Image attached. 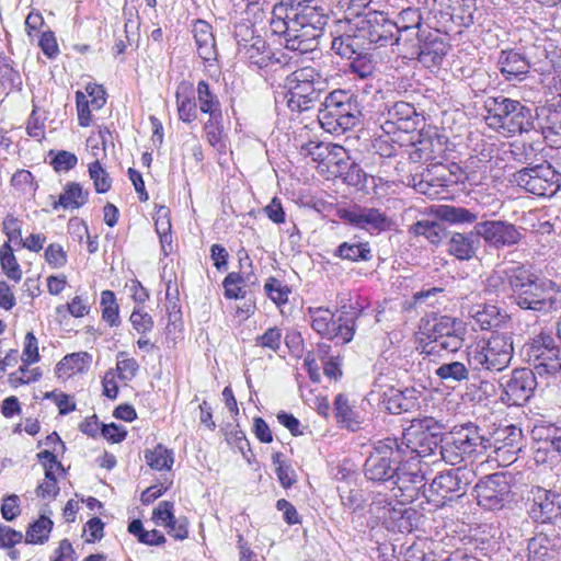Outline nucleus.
I'll list each match as a JSON object with an SVG mask.
<instances>
[{
    "mask_svg": "<svg viewBox=\"0 0 561 561\" xmlns=\"http://www.w3.org/2000/svg\"><path fill=\"white\" fill-rule=\"evenodd\" d=\"M559 286L556 282L541 278L531 267L520 264L519 274L511 293V302L522 310L548 314L559 308Z\"/></svg>",
    "mask_w": 561,
    "mask_h": 561,
    "instance_id": "obj_1",
    "label": "nucleus"
},
{
    "mask_svg": "<svg viewBox=\"0 0 561 561\" xmlns=\"http://www.w3.org/2000/svg\"><path fill=\"white\" fill-rule=\"evenodd\" d=\"M448 141L447 136L438 133L436 127L423 125L405 137V147L412 163L425 164L423 171H416L414 175H423L424 172L434 173L435 175H456L460 167L451 163L450 167L444 163L443 152Z\"/></svg>",
    "mask_w": 561,
    "mask_h": 561,
    "instance_id": "obj_2",
    "label": "nucleus"
},
{
    "mask_svg": "<svg viewBox=\"0 0 561 561\" xmlns=\"http://www.w3.org/2000/svg\"><path fill=\"white\" fill-rule=\"evenodd\" d=\"M484 108L488 125L507 137L536 129V113L520 101L504 95L489 96Z\"/></svg>",
    "mask_w": 561,
    "mask_h": 561,
    "instance_id": "obj_3",
    "label": "nucleus"
},
{
    "mask_svg": "<svg viewBox=\"0 0 561 561\" xmlns=\"http://www.w3.org/2000/svg\"><path fill=\"white\" fill-rule=\"evenodd\" d=\"M489 448L490 437L480 426L468 422L443 434L439 456L446 463L457 466L486 453Z\"/></svg>",
    "mask_w": 561,
    "mask_h": 561,
    "instance_id": "obj_4",
    "label": "nucleus"
},
{
    "mask_svg": "<svg viewBox=\"0 0 561 561\" xmlns=\"http://www.w3.org/2000/svg\"><path fill=\"white\" fill-rule=\"evenodd\" d=\"M289 20L297 28L305 54L318 48L319 38L329 21V7L324 0H286Z\"/></svg>",
    "mask_w": 561,
    "mask_h": 561,
    "instance_id": "obj_5",
    "label": "nucleus"
},
{
    "mask_svg": "<svg viewBox=\"0 0 561 561\" xmlns=\"http://www.w3.org/2000/svg\"><path fill=\"white\" fill-rule=\"evenodd\" d=\"M285 98L291 112L302 113L321 104L327 80L313 67H304L289 73L284 80Z\"/></svg>",
    "mask_w": 561,
    "mask_h": 561,
    "instance_id": "obj_6",
    "label": "nucleus"
},
{
    "mask_svg": "<svg viewBox=\"0 0 561 561\" xmlns=\"http://www.w3.org/2000/svg\"><path fill=\"white\" fill-rule=\"evenodd\" d=\"M421 334L425 336L420 339L421 354L456 353L463 346L467 325L459 318L435 316L422 327Z\"/></svg>",
    "mask_w": 561,
    "mask_h": 561,
    "instance_id": "obj_7",
    "label": "nucleus"
},
{
    "mask_svg": "<svg viewBox=\"0 0 561 561\" xmlns=\"http://www.w3.org/2000/svg\"><path fill=\"white\" fill-rule=\"evenodd\" d=\"M320 105L318 121L330 134H344L359 123L362 113L358 102L350 91L334 90L324 96Z\"/></svg>",
    "mask_w": 561,
    "mask_h": 561,
    "instance_id": "obj_8",
    "label": "nucleus"
},
{
    "mask_svg": "<svg viewBox=\"0 0 561 561\" xmlns=\"http://www.w3.org/2000/svg\"><path fill=\"white\" fill-rule=\"evenodd\" d=\"M444 431V423L432 416L413 419L403 430L402 437L398 438L404 459L425 458L439 453Z\"/></svg>",
    "mask_w": 561,
    "mask_h": 561,
    "instance_id": "obj_9",
    "label": "nucleus"
},
{
    "mask_svg": "<svg viewBox=\"0 0 561 561\" xmlns=\"http://www.w3.org/2000/svg\"><path fill=\"white\" fill-rule=\"evenodd\" d=\"M344 35L354 37L370 48L373 45L385 47L400 41L399 24L390 20L386 13L376 10H368L363 18L354 22V28Z\"/></svg>",
    "mask_w": 561,
    "mask_h": 561,
    "instance_id": "obj_10",
    "label": "nucleus"
},
{
    "mask_svg": "<svg viewBox=\"0 0 561 561\" xmlns=\"http://www.w3.org/2000/svg\"><path fill=\"white\" fill-rule=\"evenodd\" d=\"M548 51L545 47L535 46L529 51L516 48L502 49L499 53L496 68L507 81H523L533 69L546 72L549 67Z\"/></svg>",
    "mask_w": 561,
    "mask_h": 561,
    "instance_id": "obj_11",
    "label": "nucleus"
},
{
    "mask_svg": "<svg viewBox=\"0 0 561 561\" xmlns=\"http://www.w3.org/2000/svg\"><path fill=\"white\" fill-rule=\"evenodd\" d=\"M404 459L398 445V437H386L374 443V450L364 463L367 480L378 483L393 484L397 468Z\"/></svg>",
    "mask_w": 561,
    "mask_h": 561,
    "instance_id": "obj_12",
    "label": "nucleus"
},
{
    "mask_svg": "<svg viewBox=\"0 0 561 561\" xmlns=\"http://www.w3.org/2000/svg\"><path fill=\"white\" fill-rule=\"evenodd\" d=\"M523 354L530 371L541 379L556 378L561 373V348L549 334L541 333L525 344Z\"/></svg>",
    "mask_w": 561,
    "mask_h": 561,
    "instance_id": "obj_13",
    "label": "nucleus"
},
{
    "mask_svg": "<svg viewBox=\"0 0 561 561\" xmlns=\"http://www.w3.org/2000/svg\"><path fill=\"white\" fill-rule=\"evenodd\" d=\"M473 478L474 472L467 467L443 471L433 479L423 494L435 507H444L466 494Z\"/></svg>",
    "mask_w": 561,
    "mask_h": 561,
    "instance_id": "obj_14",
    "label": "nucleus"
},
{
    "mask_svg": "<svg viewBox=\"0 0 561 561\" xmlns=\"http://www.w3.org/2000/svg\"><path fill=\"white\" fill-rule=\"evenodd\" d=\"M477 504L489 512L508 508L514 502L512 477L505 472H495L482 477L474 485Z\"/></svg>",
    "mask_w": 561,
    "mask_h": 561,
    "instance_id": "obj_15",
    "label": "nucleus"
},
{
    "mask_svg": "<svg viewBox=\"0 0 561 561\" xmlns=\"http://www.w3.org/2000/svg\"><path fill=\"white\" fill-rule=\"evenodd\" d=\"M383 114L386 119L381 128L391 142L399 145L400 148L404 147L405 137L425 123V118L416 112L415 107L404 101L387 106V112Z\"/></svg>",
    "mask_w": 561,
    "mask_h": 561,
    "instance_id": "obj_16",
    "label": "nucleus"
},
{
    "mask_svg": "<svg viewBox=\"0 0 561 561\" xmlns=\"http://www.w3.org/2000/svg\"><path fill=\"white\" fill-rule=\"evenodd\" d=\"M528 515L541 529L554 528L561 533V493L535 486Z\"/></svg>",
    "mask_w": 561,
    "mask_h": 561,
    "instance_id": "obj_17",
    "label": "nucleus"
},
{
    "mask_svg": "<svg viewBox=\"0 0 561 561\" xmlns=\"http://www.w3.org/2000/svg\"><path fill=\"white\" fill-rule=\"evenodd\" d=\"M529 367L515 368L501 379V401L508 407H523L534 397L539 382Z\"/></svg>",
    "mask_w": 561,
    "mask_h": 561,
    "instance_id": "obj_18",
    "label": "nucleus"
},
{
    "mask_svg": "<svg viewBox=\"0 0 561 561\" xmlns=\"http://www.w3.org/2000/svg\"><path fill=\"white\" fill-rule=\"evenodd\" d=\"M331 49L343 58L348 60L350 72L358 76L360 79L370 77L375 71L371 49L354 39V37L340 35L332 41Z\"/></svg>",
    "mask_w": 561,
    "mask_h": 561,
    "instance_id": "obj_19",
    "label": "nucleus"
},
{
    "mask_svg": "<svg viewBox=\"0 0 561 561\" xmlns=\"http://www.w3.org/2000/svg\"><path fill=\"white\" fill-rule=\"evenodd\" d=\"M336 215L345 224L370 233L381 232L390 227L386 214L374 207L353 204L350 207H337Z\"/></svg>",
    "mask_w": 561,
    "mask_h": 561,
    "instance_id": "obj_20",
    "label": "nucleus"
},
{
    "mask_svg": "<svg viewBox=\"0 0 561 561\" xmlns=\"http://www.w3.org/2000/svg\"><path fill=\"white\" fill-rule=\"evenodd\" d=\"M411 460L405 458L399 463L396 479L393 484H391L392 491L398 490V493H394V497L401 496L404 501L409 502H412L422 489L423 491L427 490L425 477L419 467V462L413 463Z\"/></svg>",
    "mask_w": 561,
    "mask_h": 561,
    "instance_id": "obj_21",
    "label": "nucleus"
},
{
    "mask_svg": "<svg viewBox=\"0 0 561 561\" xmlns=\"http://www.w3.org/2000/svg\"><path fill=\"white\" fill-rule=\"evenodd\" d=\"M474 230L494 249L516 245L523 237L515 225L504 220L480 221L476 224Z\"/></svg>",
    "mask_w": 561,
    "mask_h": 561,
    "instance_id": "obj_22",
    "label": "nucleus"
},
{
    "mask_svg": "<svg viewBox=\"0 0 561 561\" xmlns=\"http://www.w3.org/2000/svg\"><path fill=\"white\" fill-rule=\"evenodd\" d=\"M362 312L363 308L357 302L343 305L337 316L333 313V319L329 323L330 334H324L323 337L333 341L336 345L350 343L355 335L356 321Z\"/></svg>",
    "mask_w": 561,
    "mask_h": 561,
    "instance_id": "obj_23",
    "label": "nucleus"
},
{
    "mask_svg": "<svg viewBox=\"0 0 561 561\" xmlns=\"http://www.w3.org/2000/svg\"><path fill=\"white\" fill-rule=\"evenodd\" d=\"M440 30L419 31L415 33L417 38V59L425 67L439 66L447 54L448 44L439 35Z\"/></svg>",
    "mask_w": 561,
    "mask_h": 561,
    "instance_id": "obj_24",
    "label": "nucleus"
},
{
    "mask_svg": "<svg viewBox=\"0 0 561 561\" xmlns=\"http://www.w3.org/2000/svg\"><path fill=\"white\" fill-rule=\"evenodd\" d=\"M288 12L289 9L286 0H282L273 7L270 23L271 31L273 34L284 38L286 49L305 54L297 28L291 25L293 20L288 19L290 15Z\"/></svg>",
    "mask_w": 561,
    "mask_h": 561,
    "instance_id": "obj_25",
    "label": "nucleus"
},
{
    "mask_svg": "<svg viewBox=\"0 0 561 561\" xmlns=\"http://www.w3.org/2000/svg\"><path fill=\"white\" fill-rule=\"evenodd\" d=\"M536 131L552 147L561 148V105L549 104L536 108Z\"/></svg>",
    "mask_w": 561,
    "mask_h": 561,
    "instance_id": "obj_26",
    "label": "nucleus"
},
{
    "mask_svg": "<svg viewBox=\"0 0 561 561\" xmlns=\"http://www.w3.org/2000/svg\"><path fill=\"white\" fill-rule=\"evenodd\" d=\"M561 539V533L554 528L540 529L527 545L528 561H553L557 547Z\"/></svg>",
    "mask_w": 561,
    "mask_h": 561,
    "instance_id": "obj_27",
    "label": "nucleus"
},
{
    "mask_svg": "<svg viewBox=\"0 0 561 561\" xmlns=\"http://www.w3.org/2000/svg\"><path fill=\"white\" fill-rule=\"evenodd\" d=\"M467 362L472 370H488L497 373L504 370L511 360L490 350L486 345L470 347L467 352Z\"/></svg>",
    "mask_w": 561,
    "mask_h": 561,
    "instance_id": "obj_28",
    "label": "nucleus"
},
{
    "mask_svg": "<svg viewBox=\"0 0 561 561\" xmlns=\"http://www.w3.org/2000/svg\"><path fill=\"white\" fill-rule=\"evenodd\" d=\"M520 264L493 271L484 280V291L496 297H507L511 300L516 284Z\"/></svg>",
    "mask_w": 561,
    "mask_h": 561,
    "instance_id": "obj_29",
    "label": "nucleus"
},
{
    "mask_svg": "<svg viewBox=\"0 0 561 561\" xmlns=\"http://www.w3.org/2000/svg\"><path fill=\"white\" fill-rule=\"evenodd\" d=\"M469 314L473 320L474 325L482 331L495 332L497 329L504 327L510 320V316L506 311L491 304L473 306L470 309Z\"/></svg>",
    "mask_w": 561,
    "mask_h": 561,
    "instance_id": "obj_30",
    "label": "nucleus"
},
{
    "mask_svg": "<svg viewBox=\"0 0 561 561\" xmlns=\"http://www.w3.org/2000/svg\"><path fill=\"white\" fill-rule=\"evenodd\" d=\"M480 244L477 230L469 233L453 232L447 242V252L460 261H470L476 257Z\"/></svg>",
    "mask_w": 561,
    "mask_h": 561,
    "instance_id": "obj_31",
    "label": "nucleus"
},
{
    "mask_svg": "<svg viewBox=\"0 0 561 561\" xmlns=\"http://www.w3.org/2000/svg\"><path fill=\"white\" fill-rule=\"evenodd\" d=\"M175 101L179 118L186 124L197 118V103L195 101L194 84L188 80L179 82L175 91Z\"/></svg>",
    "mask_w": 561,
    "mask_h": 561,
    "instance_id": "obj_32",
    "label": "nucleus"
},
{
    "mask_svg": "<svg viewBox=\"0 0 561 561\" xmlns=\"http://www.w3.org/2000/svg\"><path fill=\"white\" fill-rule=\"evenodd\" d=\"M417 394L419 391L414 388H405L404 390L390 389L389 393L385 392L382 403L389 413L401 414L417 407Z\"/></svg>",
    "mask_w": 561,
    "mask_h": 561,
    "instance_id": "obj_33",
    "label": "nucleus"
},
{
    "mask_svg": "<svg viewBox=\"0 0 561 561\" xmlns=\"http://www.w3.org/2000/svg\"><path fill=\"white\" fill-rule=\"evenodd\" d=\"M239 54L259 69H264L273 62H280L262 36L250 44H243V48H239Z\"/></svg>",
    "mask_w": 561,
    "mask_h": 561,
    "instance_id": "obj_34",
    "label": "nucleus"
},
{
    "mask_svg": "<svg viewBox=\"0 0 561 561\" xmlns=\"http://www.w3.org/2000/svg\"><path fill=\"white\" fill-rule=\"evenodd\" d=\"M192 32L198 56L205 61L215 60L217 51L211 25L204 20H197L193 25Z\"/></svg>",
    "mask_w": 561,
    "mask_h": 561,
    "instance_id": "obj_35",
    "label": "nucleus"
},
{
    "mask_svg": "<svg viewBox=\"0 0 561 561\" xmlns=\"http://www.w3.org/2000/svg\"><path fill=\"white\" fill-rule=\"evenodd\" d=\"M499 448L522 453L525 448V437L522 428L516 425L497 428L494 432L493 438H490L489 449Z\"/></svg>",
    "mask_w": 561,
    "mask_h": 561,
    "instance_id": "obj_36",
    "label": "nucleus"
},
{
    "mask_svg": "<svg viewBox=\"0 0 561 561\" xmlns=\"http://www.w3.org/2000/svg\"><path fill=\"white\" fill-rule=\"evenodd\" d=\"M519 186L537 196H553L561 187V178H514Z\"/></svg>",
    "mask_w": 561,
    "mask_h": 561,
    "instance_id": "obj_37",
    "label": "nucleus"
},
{
    "mask_svg": "<svg viewBox=\"0 0 561 561\" xmlns=\"http://www.w3.org/2000/svg\"><path fill=\"white\" fill-rule=\"evenodd\" d=\"M401 503H393V501L386 494H376L369 505V512L382 519H398L404 517L409 513L408 510L402 508Z\"/></svg>",
    "mask_w": 561,
    "mask_h": 561,
    "instance_id": "obj_38",
    "label": "nucleus"
},
{
    "mask_svg": "<svg viewBox=\"0 0 561 561\" xmlns=\"http://www.w3.org/2000/svg\"><path fill=\"white\" fill-rule=\"evenodd\" d=\"M342 156L337 152L330 153L328 158V171L330 175H369L364 172L358 163H356L346 151L339 147Z\"/></svg>",
    "mask_w": 561,
    "mask_h": 561,
    "instance_id": "obj_39",
    "label": "nucleus"
},
{
    "mask_svg": "<svg viewBox=\"0 0 561 561\" xmlns=\"http://www.w3.org/2000/svg\"><path fill=\"white\" fill-rule=\"evenodd\" d=\"M436 218L449 225L473 224L478 219V214L465 207L454 205H438L433 210Z\"/></svg>",
    "mask_w": 561,
    "mask_h": 561,
    "instance_id": "obj_40",
    "label": "nucleus"
},
{
    "mask_svg": "<svg viewBox=\"0 0 561 561\" xmlns=\"http://www.w3.org/2000/svg\"><path fill=\"white\" fill-rule=\"evenodd\" d=\"M470 370L469 365L454 360L443 363L435 369V375L440 379L442 383L455 388L456 383L467 381L469 379Z\"/></svg>",
    "mask_w": 561,
    "mask_h": 561,
    "instance_id": "obj_41",
    "label": "nucleus"
},
{
    "mask_svg": "<svg viewBox=\"0 0 561 561\" xmlns=\"http://www.w3.org/2000/svg\"><path fill=\"white\" fill-rule=\"evenodd\" d=\"M450 14L448 20L451 21L459 31L471 26L474 23V0H450Z\"/></svg>",
    "mask_w": 561,
    "mask_h": 561,
    "instance_id": "obj_42",
    "label": "nucleus"
},
{
    "mask_svg": "<svg viewBox=\"0 0 561 561\" xmlns=\"http://www.w3.org/2000/svg\"><path fill=\"white\" fill-rule=\"evenodd\" d=\"M92 363V355L88 352H78L66 355L56 366L59 377L83 373Z\"/></svg>",
    "mask_w": 561,
    "mask_h": 561,
    "instance_id": "obj_43",
    "label": "nucleus"
},
{
    "mask_svg": "<svg viewBox=\"0 0 561 561\" xmlns=\"http://www.w3.org/2000/svg\"><path fill=\"white\" fill-rule=\"evenodd\" d=\"M89 193L76 182L68 183L58 201L54 204V209L59 207L64 209H78L88 202Z\"/></svg>",
    "mask_w": 561,
    "mask_h": 561,
    "instance_id": "obj_44",
    "label": "nucleus"
},
{
    "mask_svg": "<svg viewBox=\"0 0 561 561\" xmlns=\"http://www.w3.org/2000/svg\"><path fill=\"white\" fill-rule=\"evenodd\" d=\"M333 405L336 421L342 427H346L353 432L359 428L357 413L350 404L348 398L344 393H339L335 397Z\"/></svg>",
    "mask_w": 561,
    "mask_h": 561,
    "instance_id": "obj_45",
    "label": "nucleus"
},
{
    "mask_svg": "<svg viewBox=\"0 0 561 561\" xmlns=\"http://www.w3.org/2000/svg\"><path fill=\"white\" fill-rule=\"evenodd\" d=\"M198 106L202 113L208 114L213 118L219 117L221 112V104L218 96L213 92L207 81L201 80L196 88Z\"/></svg>",
    "mask_w": 561,
    "mask_h": 561,
    "instance_id": "obj_46",
    "label": "nucleus"
},
{
    "mask_svg": "<svg viewBox=\"0 0 561 561\" xmlns=\"http://www.w3.org/2000/svg\"><path fill=\"white\" fill-rule=\"evenodd\" d=\"M334 256L351 262L369 261L373 257L368 242H342L334 251Z\"/></svg>",
    "mask_w": 561,
    "mask_h": 561,
    "instance_id": "obj_47",
    "label": "nucleus"
},
{
    "mask_svg": "<svg viewBox=\"0 0 561 561\" xmlns=\"http://www.w3.org/2000/svg\"><path fill=\"white\" fill-rule=\"evenodd\" d=\"M409 231L414 236H423L431 243L437 244L443 238L447 237L446 229L442 224L434 220H420L413 224Z\"/></svg>",
    "mask_w": 561,
    "mask_h": 561,
    "instance_id": "obj_48",
    "label": "nucleus"
},
{
    "mask_svg": "<svg viewBox=\"0 0 561 561\" xmlns=\"http://www.w3.org/2000/svg\"><path fill=\"white\" fill-rule=\"evenodd\" d=\"M53 525L54 523L49 517L42 515L27 527L25 542L32 545L45 543L49 538Z\"/></svg>",
    "mask_w": 561,
    "mask_h": 561,
    "instance_id": "obj_49",
    "label": "nucleus"
},
{
    "mask_svg": "<svg viewBox=\"0 0 561 561\" xmlns=\"http://www.w3.org/2000/svg\"><path fill=\"white\" fill-rule=\"evenodd\" d=\"M145 459L151 469L159 471L170 470L174 462L172 450H169L162 444H158L153 449H147Z\"/></svg>",
    "mask_w": 561,
    "mask_h": 561,
    "instance_id": "obj_50",
    "label": "nucleus"
},
{
    "mask_svg": "<svg viewBox=\"0 0 561 561\" xmlns=\"http://www.w3.org/2000/svg\"><path fill=\"white\" fill-rule=\"evenodd\" d=\"M0 264L8 278L15 283L21 280L22 271L9 242H4L0 247Z\"/></svg>",
    "mask_w": 561,
    "mask_h": 561,
    "instance_id": "obj_51",
    "label": "nucleus"
},
{
    "mask_svg": "<svg viewBox=\"0 0 561 561\" xmlns=\"http://www.w3.org/2000/svg\"><path fill=\"white\" fill-rule=\"evenodd\" d=\"M485 345L493 350L494 352H497L505 358L512 360L513 353H514V346H513V336L508 332H502L499 331L492 332L491 336L486 341Z\"/></svg>",
    "mask_w": 561,
    "mask_h": 561,
    "instance_id": "obj_52",
    "label": "nucleus"
},
{
    "mask_svg": "<svg viewBox=\"0 0 561 561\" xmlns=\"http://www.w3.org/2000/svg\"><path fill=\"white\" fill-rule=\"evenodd\" d=\"M102 318L111 327H117L121 323L119 308L116 302L115 294L112 290H103L101 294Z\"/></svg>",
    "mask_w": 561,
    "mask_h": 561,
    "instance_id": "obj_53",
    "label": "nucleus"
},
{
    "mask_svg": "<svg viewBox=\"0 0 561 561\" xmlns=\"http://www.w3.org/2000/svg\"><path fill=\"white\" fill-rule=\"evenodd\" d=\"M48 158L49 164L57 173H67L78 164L77 156L67 150H50Z\"/></svg>",
    "mask_w": 561,
    "mask_h": 561,
    "instance_id": "obj_54",
    "label": "nucleus"
},
{
    "mask_svg": "<svg viewBox=\"0 0 561 561\" xmlns=\"http://www.w3.org/2000/svg\"><path fill=\"white\" fill-rule=\"evenodd\" d=\"M205 131L209 144L221 151L226 149V144L224 140V126H222V114L219 117L213 118L209 116L208 121L205 123Z\"/></svg>",
    "mask_w": 561,
    "mask_h": 561,
    "instance_id": "obj_55",
    "label": "nucleus"
},
{
    "mask_svg": "<svg viewBox=\"0 0 561 561\" xmlns=\"http://www.w3.org/2000/svg\"><path fill=\"white\" fill-rule=\"evenodd\" d=\"M308 314L310 317L311 328L322 337L324 334H330V321L333 319V312L325 308H309Z\"/></svg>",
    "mask_w": 561,
    "mask_h": 561,
    "instance_id": "obj_56",
    "label": "nucleus"
},
{
    "mask_svg": "<svg viewBox=\"0 0 561 561\" xmlns=\"http://www.w3.org/2000/svg\"><path fill=\"white\" fill-rule=\"evenodd\" d=\"M400 20L402 22V24H399L400 37L404 33L409 36V35H415V33L419 31H424L421 27L422 26V24H421L422 16L417 9L409 8V9L402 10L400 13Z\"/></svg>",
    "mask_w": 561,
    "mask_h": 561,
    "instance_id": "obj_57",
    "label": "nucleus"
},
{
    "mask_svg": "<svg viewBox=\"0 0 561 561\" xmlns=\"http://www.w3.org/2000/svg\"><path fill=\"white\" fill-rule=\"evenodd\" d=\"M264 290L267 297L277 306H282L288 302L290 289L287 285H284L279 279L273 276L268 277L264 285Z\"/></svg>",
    "mask_w": 561,
    "mask_h": 561,
    "instance_id": "obj_58",
    "label": "nucleus"
},
{
    "mask_svg": "<svg viewBox=\"0 0 561 561\" xmlns=\"http://www.w3.org/2000/svg\"><path fill=\"white\" fill-rule=\"evenodd\" d=\"M339 494L344 508L351 512H357L364 508L366 500L360 489L339 488Z\"/></svg>",
    "mask_w": 561,
    "mask_h": 561,
    "instance_id": "obj_59",
    "label": "nucleus"
},
{
    "mask_svg": "<svg viewBox=\"0 0 561 561\" xmlns=\"http://www.w3.org/2000/svg\"><path fill=\"white\" fill-rule=\"evenodd\" d=\"M445 289L443 287H428L416 291L412 296V305L414 307H435L439 304V297H443Z\"/></svg>",
    "mask_w": 561,
    "mask_h": 561,
    "instance_id": "obj_60",
    "label": "nucleus"
},
{
    "mask_svg": "<svg viewBox=\"0 0 561 561\" xmlns=\"http://www.w3.org/2000/svg\"><path fill=\"white\" fill-rule=\"evenodd\" d=\"M244 282H245V278L241 274L236 273V272L229 273L222 282V286L225 289V293H224L225 297L227 299L243 298L245 293H244L241 284Z\"/></svg>",
    "mask_w": 561,
    "mask_h": 561,
    "instance_id": "obj_61",
    "label": "nucleus"
},
{
    "mask_svg": "<svg viewBox=\"0 0 561 561\" xmlns=\"http://www.w3.org/2000/svg\"><path fill=\"white\" fill-rule=\"evenodd\" d=\"M255 345L277 352L282 343V330L277 327L267 329L254 339Z\"/></svg>",
    "mask_w": 561,
    "mask_h": 561,
    "instance_id": "obj_62",
    "label": "nucleus"
},
{
    "mask_svg": "<svg viewBox=\"0 0 561 561\" xmlns=\"http://www.w3.org/2000/svg\"><path fill=\"white\" fill-rule=\"evenodd\" d=\"M226 440L232 448L237 449L248 461H250L249 455H252V450L243 431L234 428L226 434Z\"/></svg>",
    "mask_w": 561,
    "mask_h": 561,
    "instance_id": "obj_63",
    "label": "nucleus"
},
{
    "mask_svg": "<svg viewBox=\"0 0 561 561\" xmlns=\"http://www.w3.org/2000/svg\"><path fill=\"white\" fill-rule=\"evenodd\" d=\"M116 366L118 377L122 380H131L139 369L137 360L133 357H127L125 352L118 353Z\"/></svg>",
    "mask_w": 561,
    "mask_h": 561,
    "instance_id": "obj_64",
    "label": "nucleus"
}]
</instances>
